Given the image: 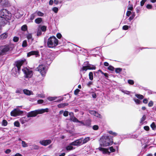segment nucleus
<instances>
[{
	"label": "nucleus",
	"instance_id": "obj_1",
	"mask_svg": "<svg viewBox=\"0 0 156 156\" xmlns=\"http://www.w3.org/2000/svg\"><path fill=\"white\" fill-rule=\"evenodd\" d=\"M11 17V13L6 9H3L0 11V21L3 19L6 21L10 20Z\"/></svg>",
	"mask_w": 156,
	"mask_h": 156
},
{
	"label": "nucleus",
	"instance_id": "obj_2",
	"mask_svg": "<svg viewBox=\"0 0 156 156\" xmlns=\"http://www.w3.org/2000/svg\"><path fill=\"white\" fill-rule=\"evenodd\" d=\"M110 137L106 136H102L100 140V144L103 147H106L112 145L113 141Z\"/></svg>",
	"mask_w": 156,
	"mask_h": 156
},
{
	"label": "nucleus",
	"instance_id": "obj_3",
	"mask_svg": "<svg viewBox=\"0 0 156 156\" xmlns=\"http://www.w3.org/2000/svg\"><path fill=\"white\" fill-rule=\"evenodd\" d=\"M58 40L54 36L50 37L48 39L47 43L48 46L50 48L55 47L58 44Z\"/></svg>",
	"mask_w": 156,
	"mask_h": 156
},
{
	"label": "nucleus",
	"instance_id": "obj_4",
	"mask_svg": "<svg viewBox=\"0 0 156 156\" xmlns=\"http://www.w3.org/2000/svg\"><path fill=\"white\" fill-rule=\"evenodd\" d=\"M37 69L38 71L39 72L42 76H45L47 69L45 66L44 65H40L37 67Z\"/></svg>",
	"mask_w": 156,
	"mask_h": 156
},
{
	"label": "nucleus",
	"instance_id": "obj_5",
	"mask_svg": "<svg viewBox=\"0 0 156 156\" xmlns=\"http://www.w3.org/2000/svg\"><path fill=\"white\" fill-rule=\"evenodd\" d=\"M22 71L25 74V76L27 78H30L33 75V72L27 68L22 69Z\"/></svg>",
	"mask_w": 156,
	"mask_h": 156
},
{
	"label": "nucleus",
	"instance_id": "obj_6",
	"mask_svg": "<svg viewBox=\"0 0 156 156\" xmlns=\"http://www.w3.org/2000/svg\"><path fill=\"white\" fill-rule=\"evenodd\" d=\"M10 50L9 45H5L0 47V55H3Z\"/></svg>",
	"mask_w": 156,
	"mask_h": 156
},
{
	"label": "nucleus",
	"instance_id": "obj_7",
	"mask_svg": "<svg viewBox=\"0 0 156 156\" xmlns=\"http://www.w3.org/2000/svg\"><path fill=\"white\" fill-rule=\"evenodd\" d=\"M26 62V60L24 59L22 60H18L16 62V68L17 69V71H16V74H17V72L19 73V72L20 70V67L22 65L23 63Z\"/></svg>",
	"mask_w": 156,
	"mask_h": 156
},
{
	"label": "nucleus",
	"instance_id": "obj_8",
	"mask_svg": "<svg viewBox=\"0 0 156 156\" xmlns=\"http://www.w3.org/2000/svg\"><path fill=\"white\" fill-rule=\"evenodd\" d=\"M23 112L17 109H15L11 112V115L12 116L16 117L22 114Z\"/></svg>",
	"mask_w": 156,
	"mask_h": 156
},
{
	"label": "nucleus",
	"instance_id": "obj_9",
	"mask_svg": "<svg viewBox=\"0 0 156 156\" xmlns=\"http://www.w3.org/2000/svg\"><path fill=\"white\" fill-rule=\"evenodd\" d=\"M51 142V140H46L40 141L39 143L42 145L46 146L50 144Z\"/></svg>",
	"mask_w": 156,
	"mask_h": 156
},
{
	"label": "nucleus",
	"instance_id": "obj_10",
	"mask_svg": "<svg viewBox=\"0 0 156 156\" xmlns=\"http://www.w3.org/2000/svg\"><path fill=\"white\" fill-rule=\"evenodd\" d=\"M82 141L83 138H80L72 142L70 144V145L74 146H77L80 145V144H82Z\"/></svg>",
	"mask_w": 156,
	"mask_h": 156
},
{
	"label": "nucleus",
	"instance_id": "obj_11",
	"mask_svg": "<svg viewBox=\"0 0 156 156\" xmlns=\"http://www.w3.org/2000/svg\"><path fill=\"white\" fill-rule=\"evenodd\" d=\"M37 115L36 110L28 112L27 115V118L34 117Z\"/></svg>",
	"mask_w": 156,
	"mask_h": 156
},
{
	"label": "nucleus",
	"instance_id": "obj_12",
	"mask_svg": "<svg viewBox=\"0 0 156 156\" xmlns=\"http://www.w3.org/2000/svg\"><path fill=\"white\" fill-rule=\"evenodd\" d=\"M37 115L38 114H41L45 112H48V108L45 109H39L36 110Z\"/></svg>",
	"mask_w": 156,
	"mask_h": 156
},
{
	"label": "nucleus",
	"instance_id": "obj_13",
	"mask_svg": "<svg viewBox=\"0 0 156 156\" xmlns=\"http://www.w3.org/2000/svg\"><path fill=\"white\" fill-rule=\"evenodd\" d=\"M32 55H35L37 57L39 55V52L37 51H32L28 53L27 55L28 57Z\"/></svg>",
	"mask_w": 156,
	"mask_h": 156
},
{
	"label": "nucleus",
	"instance_id": "obj_14",
	"mask_svg": "<svg viewBox=\"0 0 156 156\" xmlns=\"http://www.w3.org/2000/svg\"><path fill=\"white\" fill-rule=\"evenodd\" d=\"M98 149L100 151L102 152L103 153L106 154H109L110 152L108 151V149H105L102 147H99Z\"/></svg>",
	"mask_w": 156,
	"mask_h": 156
},
{
	"label": "nucleus",
	"instance_id": "obj_15",
	"mask_svg": "<svg viewBox=\"0 0 156 156\" xmlns=\"http://www.w3.org/2000/svg\"><path fill=\"white\" fill-rule=\"evenodd\" d=\"M89 113L95 116L99 117L101 118V115L100 114H98V113H97V112H96L95 111H89Z\"/></svg>",
	"mask_w": 156,
	"mask_h": 156
},
{
	"label": "nucleus",
	"instance_id": "obj_16",
	"mask_svg": "<svg viewBox=\"0 0 156 156\" xmlns=\"http://www.w3.org/2000/svg\"><path fill=\"white\" fill-rule=\"evenodd\" d=\"M29 120L26 117H22L20 119V122L23 124L28 122Z\"/></svg>",
	"mask_w": 156,
	"mask_h": 156
},
{
	"label": "nucleus",
	"instance_id": "obj_17",
	"mask_svg": "<svg viewBox=\"0 0 156 156\" xmlns=\"http://www.w3.org/2000/svg\"><path fill=\"white\" fill-rule=\"evenodd\" d=\"M23 92L24 94L28 95H30L33 94L32 91L29 90L27 89H24L23 90Z\"/></svg>",
	"mask_w": 156,
	"mask_h": 156
},
{
	"label": "nucleus",
	"instance_id": "obj_18",
	"mask_svg": "<svg viewBox=\"0 0 156 156\" xmlns=\"http://www.w3.org/2000/svg\"><path fill=\"white\" fill-rule=\"evenodd\" d=\"M8 36L7 33H4L0 36V39H4L7 37Z\"/></svg>",
	"mask_w": 156,
	"mask_h": 156
},
{
	"label": "nucleus",
	"instance_id": "obj_19",
	"mask_svg": "<svg viewBox=\"0 0 156 156\" xmlns=\"http://www.w3.org/2000/svg\"><path fill=\"white\" fill-rule=\"evenodd\" d=\"M69 120L74 122H79V120L74 116H71Z\"/></svg>",
	"mask_w": 156,
	"mask_h": 156
},
{
	"label": "nucleus",
	"instance_id": "obj_20",
	"mask_svg": "<svg viewBox=\"0 0 156 156\" xmlns=\"http://www.w3.org/2000/svg\"><path fill=\"white\" fill-rule=\"evenodd\" d=\"M57 98V97H49L47 99L50 101H52L56 100Z\"/></svg>",
	"mask_w": 156,
	"mask_h": 156
},
{
	"label": "nucleus",
	"instance_id": "obj_21",
	"mask_svg": "<svg viewBox=\"0 0 156 156\" xmlns=\"http://www.w3.org/2000/svg\"><path fill=\"white\" fill-rule=\"evenodd\" d=\"M35 13L37 16H44V14L43 13L39 11H37L35 12Z\"/></svg>",
	"mask_w": 156,
	"mask_h": 156
},
{
	"label": "nucleus",
	"instance_id": "obj_22",
	"mask_svg": "<svg viewBox=\"0 0 156 156\" xmlns=\"http://www.w3.org/2000/svg\"><path fill=\"white\" fill-rule=\"evenodd\" d=\"M90 140V137H87L85 139H83V141L82 142V144H84L86 143L88 141H89Z\"/></svg>",
	"mask_w": 156,
	"mask_h": 156
},
{
	"label": "nucleus",
	"instance_id": "obj_23",
	"mask_svg": "<svg viewBox=\"0 0 156 156\" xmlns=\"http://www.w3.org/2000/svg\"><path fill=\"white\" fill-rule=\"evenodd\" d=\"M42 21V19L41 18H38L35 20V22L37 24H39Z\"/></svg>",
	"mask_w": 156,
	"mask_h": 156
},
{
	"label": "nucleus",
	"instance_id": "obj_24",
	"mask_svg": "<svg viewBox=\"0 0 156 156\" xmlns=\"http://www.w3.org/2000/svg\"><path fill=\"white\" fill-rule=\"evenodd\" d=\"M22 141V146L23 147H26L28 146V145L25 141L21 140Z\"/></svg>",
	"mask_w": 156,
	"mask_h": 156
},
{
	"label": "nucleus",
	"instance_id": "obj_25",
	"mask_svg": "<svg viewBox=\"0 0 156 156\" xmlns=\"http://www.w3.org/2000/svg\"><path fill=\"white\" fill-rule=\"evenodd\" d=\"M36 16H37V15L35 12L31 15L30 19V20H32L34 19L35 17Z\"/></svg>",
	"mask_w": 156,
	"mask_h": 156
},
{
	"label": "nucleus",
	"instance_id": "obj_26",
	"mask_svg": "<svg viewBox=\"0 0 156 156\" xmlns=\"http://www.w3.org/2000/svg\"><path fill=\"white\" fill-rule=\"evenodd\" d=\"M88 67L89 69L94 70L96 69V67L95 66L90 64L88 66Z\"/></svg>",
	"mask_w": 156,
	"mask_h": 156
},
{
	"label": "nucleus",
	"instance_id": "obj_27",
	"mask_svg": "<svg viewBox=\"0 0 156 156\" xmlns=\"http://www.w3.org/2000/svg\"><path fill=\"white\" fill-rule=\"evenodd\" d=\"M27 38L28 40H30L32 41H33L34 39L32 37V35L31 34H29L27 36Z\"/></svg>",
	"mask_w": 156,
	"mask_h": 156
},
{
	"label": "nucleus",
	"instance_id": "obj_28",
	"mask_svg": "<svg viewBox=\"0 0 156 156\" xmlns=\"http://www.w3.org/2000/svg\"><path fill=\"white\" fill-rule=\"evenodd\" d=\"M89 78L90 80H92L93 79V75L92 72H90L89 74Z\"/></svg>",
	"mask_w": 156,
	"mask_h": 156
},
{
	"label": "nucleus",
	"instance_id": "obj_29",
	"mask_svg": "<svg viewBox=\"0 0 156 156\" xmlns=\"http://www.w3.org/2000/svg\"><path fill=\"white\" fill-rule=\"evenodd\" d=\"M45 63L46 64L49 65L51 63V60L50 58L46 59Z\"/></svg>",
	"mask_w": 156,
	"mask_h": 156
},
{
	"label": "nucleus",
	"instance_id": "obj_30",
	"mask_svg": "<svg viewBox=\"0 0 156 156\" xmlns=\"http://www.w3.org/2000/svg\"><path fill=\"white\" fill-rule=\"evenodd\" d=\"M42 31H45L46 30V27L44 26L41 27L39 28Z\"/></svg>",
	"mask_w": 156,
	"mask_h": 156
},
{
	"label": "nucleus",
	"instance_id": "obj_31",
	"mask_svg": "<svg viewBox=\"0 0 156 156\" xmlns=\"http://www.w3.org/2000/svg\"><path fill=\"white\" fill-rule=\"evenodd\" d=\"M135 96L138 98L140 99H142L144 98V96L141 94H136Z\"/></svg>",
	"mask_w": 156,
	"mask_h": 156
},
{
	"label": "nucleus",
	"instance_id": "obj_32",
	"mask_svg": "<svg viewBox=\"0 0 156 156\" xmlns=\"http://www.w3.org/2000/svg\"><path fill=\"white\" fill-rule=\"evenodd\" d=\"M27 45V41L24 40L23 41L22 44V46L23 47H26Z\"/></svg>",
	"mask_w": 156,
	"mask_h": 156
},
{
	"label": "nucleus",
	"instance_id": "obj_33",
	"mask_svg": "<svg viewBox=\"0 0 156 156\" xmlns=\"http://www.w3.org/2000/svg\"><path fill=\"white\" fill-rule=\"evenodd\" d=\"M85 126H89L90 125V121L88 119L85 122Z\"/></svg>",
	"mask_w": 156,
	"mask_h": 156
},
{
	"label": "nucleus",
	"instance_id": "obj_34",
	"mask_svg": "<svg viewBox=\"0 0 156 156\" xmlns=\"http://www.w3.org/2000/svg\"><path fill=\"white\" fill-rule=\"evenodd\" d=\"M151 126L153 130H155L156 129V126L154 122H153L151 124Z\"/></svg>",
	"mask_w": 156,
	"mask_h": 156
},
{
	"label": "nucleus",
	"instance_id": "obj_35",
	"mask_svg": "<svg viewBox=\"0 0 156 156\" xmlns=\"http://www.w3.org/2000/svg\"><path fill=\"white\" fill-rule=\"evenodd\" d=\"M70 144V145L66 147V149L67 150H71L73 149V146H71Z\"/></svg>",
	"mask_w": 156,
	"mask_h": 156
},
{
	"label": "nucleus",
	"instance_id": "obj_36",
	"mask_svg": "<svg viewBox=\"0 0 156 156\" xmlns=\"http://www.w3.org/2000/svg\"><path fill=\"white\" fill-rule=\"evenodd\" d=\"M89 69L88 67H87V66H83L82 68H81L80 71H86L87 70Z\"/></svg>",
	"mask_w": 156,
	"mask_h": 156
},
{
	"label": "nucleus",
	"instance_id": "obj_37",
	"mask_svg": "<svg viewBox=\"0 0 156 156\" xmlns=\"http://www.w3.org/2000/svg\"><path fill=\"white\" fill-rule=\"evenodd\" d=\"M108 133L109 134L113 135L114 136H116L117 135V133L113 132L112 131H108Z\"/></svg>",
	"mask_w": 156,
	"mask_h": 156
},
{
	"label": "nucleus",
	"instance_id": "obj_38",
	"mask_svg": "<svg viewBox=\"0 0 156 156\" xmlns=\"http://www.w3.org/2000/svg\"><path fill=\"white\" fill-rule=\"evenodd\" d=\"M52 10L55 13H57L58 11V8L56 7H54L52 8Z\"/></svg>",
	"mask_w": 156,
	"mask_h": 156
},
{
	"label": "nucleus",
	"instance_id": "obj_39",
	"mask_svg": "<svg viewBox=\"0 0 156 156\" xmlns=\"http://www.w3.org/2000/svg\"><path fill=\"white\" fill-rule=\"evenodd\" d=\"M32 147L33 149L35 150H38L39 148V146L35 144L33 145H32Z\"/></svg>",
	"mask_w": 156,
	"mask_h": 156
},
{
	"label": "nucleus",
	"instance_id": "obj_40",
	"mask_svg": "<svg viewBox=\"0 0 156 156\" xmlns=\"http://www.w3.org/2000/svg\"><path fill=\"white\" fill-rule=\"evenodd\" d=\"M133 100L137 104H139L141 102L140 100L134 98Z\"/></svg>",
	"mask_w": 156,
	"mask_h": 156
},
{
	"label": "nucleus",
	"instance_id": "obj_41",
	"mask_svg": "<svg viewBox=\"0 0 156 156\" xmlns=\"http://www.w3.org/2000/svg\"><path fill=\"white\" fill-rule=\"evenodd\" d=\"M27 27L26 25H24L21 27V29L23 31H25L27 30Z\"/></svg>",
	"mask_w": 156,
	"mask_h": 156
},
{
	"label": "nucleus",
	"instance_id": "obj_42",
	"mask_svg": "<svg viewBox=\"0 0 156 156\" xmlns=\"http://www.w3.org/2000/svg\"><path fill=\"white\" fill-rule=\"evenodd\" d=\"M122 71V69L120 68H117L115 69V72L117 73H119Z\"/></svg>",
	"mask_w": 156,
	"mask_h": 156
},
{
	"label": "nucleus",
	"instance_id": "obj_43",
	"mask_svg": "<svg viewBox=\"0 0 156 156\" xmlns=\"http://www.w3.org/2000/svg\"><path fill=\"white\" fill-rule=\"evenodd\" d=\"M14 125L16 127H19L20 125L19 122L17 121L15 122L14 123Z\"/></svg>",
	"mask_w": 156,
	"mask_h": 156
},
{
	"label": "nucleus",
	"instance_id": "obj_44",
	"mask_svg": "<svg viewBox=\"0 0 156 156\" xmlns=\"http://www.w3.org/2000/svg\"><path fill=\"white\" fill-rule=\"evenodd\" d=\"M7 121L5 120H3L2 122V125L3 126H6L7 125Z\"/></svg>",
	"mask_w": 156,
	"mask_h": 156
},
{
	"label": "nucleus",
	"instance_id": "obj_45",
	"mask_svg": "<svg viewBox=\"0 0 156 156\" xmlns=\"http://www.w3.org/2000/svg\"><path fill=\"white\" fill-rule=\"evenodd\" d=\"M41 34V30L40 29H39V28H38L37 33V36H40Z\"/></svg>",
	"mask_w": 156,
	"mask_h": 156
},
{
	"label": "nucleus",
	"instance_id": "obj_46",
	"mask_svg": "<svg viewBox=\"0 0 156 156\" xmlns=\"http://www.w3.org/2000/svg\"><path fill=\"white\" fill-rule=\"evenodd\" d=\"M153 105V102L152 101H150L148 104V106L149 107H152Z\"/></svg>",
	"mask_w": 156,
	"mask_h": 156
},
{
	"label": "nucleus",
	"instance_id": "obj_47",
	"mask_svg": "<svg viewBox=\"0 0 156 156\" xmlns=\"http://www.w3.org/2000/svg\"><path fill=\"white\" fill-rule=\"evenodd\" d=\"M147 0H142L140 2V5L142 6L144 4Z\"/></svg>",
	"mask_w": 156,
	"mask_h": 156
},
{
	"label": "nucleus",
	"instance_id": "obj_48",
	"mask_svg": "<svg viewBox=\"0 0 156 156\" xmlns=\"http://www.w3.org/2000/svg\"><path fill=\"white\" fill-rule=\"evenodd\" d=\"M19 40V38L17 37H13V41L15 42H16L18 41Z\"/></svg>",
	"mask_w": 156,
	"mask_h": 156
},
{
	"label": "nucleus",
	"instance_id": "obj_49",
	"mask_svg": "<svg viewBox=\"0 0 156 156\" xmlns=\"http://www.w3.org/2000/svg\"><path fill=\"white\" fill-rule=\"evenodd\" d=\"M146 8L148 9H151L152 8V6L151 5L148 4L146 5Z\"/></svg>",
	"mask_w": 156,
	"mask_h": 156
},
{
	"label": "nucleus",
	"instance_id": "obj_50",
	"mask_svg": "<svg viewBox=\"0 0 156 156\" xmlns=\"http://www.w3.org/2000/svg\"><path fill=\"white\" fill-rule=\"evenodd\" d=\"M80 91V90L79 89H76L74 91V94L75 95H77Z\"/></svg>",
	"mask_w": 156,
	"mask_h": 156
},
{
	"label": "nucleus",
	"instance_id": "obj_51",
	"mask_svg": "<svg viewBox=\"0 0 156 156\" xmlns=\"http://www.w3.org/2000/svg\"><path fill=\"white\" fill-rule=\"evenodd\" d=\"M68 112L67 111H65L63 113V115L65 116H67L68 115Z\"/></svg>",
	"mask_w": 156,
	"mask_h": 156
},
{
	"label": "nucleus",
	"instance_id": "obj_52",
	"mask_svg": "<svg viewBox=\"0 0 156 156\" xmlns=\"http://www.w3.org/2000/svg\"><path fill=\"white\" fill-rule=\"evenodd\" d=\"M108 69L110 70L113 71L114 69V68L112 66H110L108 67Z\"/></svg>",
	"mask_w": 156,
	"mask_h": 156
},
{
	"label": "nucleus",
	"instance_id": "obj_53",
	"mask_svg": "<svg viewBox=\"0 0 156 156\" xmlns=\"http://www.w3.org/2000/svg\"><path fill=\"white\" fill-rule=\"evenodd\" d=\"M93 128L94 130H97L98 129V126L97 125H94L93 126Z\"/></svg>",
	"mask_w": 156,
	"mask_h": 156
},
{
	"label": "nucleus",
	"instance_id": "obj_54",
	"mask_svg": "<svg viewBox=\"0 0 156 156\" xmlns=\"http://www.w3.org/2000/svg\"><path fill=\"white\" fill-rule=\"evenodd\" d=\"M109 150L111 152H114L115 151V149L113 148L112 147H111L109 148Z\"/></svg>",
	"mask_w": 156,
	"mask_h": 156
},
{
	"label": "nucleus",
	"instance_id": "obj_55",
	"mask_svg": "<svg viewBox=\"0 0 156 156\" xmlns=\"http://www.w3.org/2000/svg\"><path fill=\"white\" fill-rule=\"evenodd\" d=\"M128 26L127 25L124 26L122 27V29L124 30H126L128 29Z\"/></svg>",
	"mask_w": 156,
	"mask_h": 156
},
{
	"label": "nucleus",
	"instance_id": "obj_56",
	"mask_svg": "<svg viewBox=\"0 0 156 156\" xmlns=\"http://www.w3.org/2000/svg\"><path fill=\"white\" fill-rule=\"evenodd\" d=\"M128 83H129L130 84L132 85V84H133V83H134V81L132 80H128Z\"/></svg>",
	"mask_w": 156,
	"mask_h": 156
},
{
	"label": "nucleus",
	"instance_id": "obj_57",
	"mask_svg": "<svg viewBox=\"0 0 156 156\" xmlns=\"http://www.w3.org/2000/svg\"><path fill=\"white\" fill-rule=\"evenodd\" d=\"M56 36L58 39H60L62 37V35L60 33H58L56 35Z\"/></svg>",
	"mask_w": 156,
	"mask_h": 156
},
{
	"label": "nucleus",
	"instance_id": "obj_58",
	"mask_svg": "<svg viewBox=\"0 0 156 156\" xmlns=\"http://www.w3.org/2000/svg\"><path fill=\"white\" fill-rule=\"evenodd\" d=\"M64 104H59L58 105V107L59 108H63L64 107Z\"/></svg>",
	"mask_w": 156,
	"mask_h": 156
},
{
	"label": "nucleus",
	"instance_id": "obj_59",
	"mask_svg": "<svg viewBox=\"0 0 156 156\" xmlns=\"http://www.w3.org/2000/svg\"><path fill=\"white\" fill-rule=\"evenodd\" d=\"M89 65L90 64H89V62H85L83 64L84 66H87V67H88Z\"/></svg>",
	"mask_w": 156,
	"mask_h": 156
},
{
	"label": "nucleus",
	"instance_id": "obj_60",
	"mask_svg": "<svg viewBox=\"0 0 156 156\" xmlns=\"http://www.w3.org/2000/svg\"><path fill=\"white\" fill-rule=\"evenodd\" d=\"M11 152V150L9 149H7L5 151L6 154H9Z\"/></svg>",
	"mask_w": 156,
	"mask_h": 156
},
{
	"label": "nucleus",
	"instance_id": "obj_61",
	"mask_svg": "<svg viewBox=\"0 0 156 156\" xmlns=\"http://www.w3.org/2000/svg\"><path fill=\"white\" fill-rule=\"evenodd\" d=\"M146 117L145 115H144L141 119V122H143L145 119Z\"/></svg>",
	"mask_w": 156,
	"mask_h": 156
},
{
	"label": "nucleus",
	"instance_id": "obj_62",
	"mask_svg": "<svg viewBox=\"0 0 156 156\" xmlns=\"http://www.w3.org/2000/svg\"><path fill=\"white\" fill-rule=\"evenodd\" d=\"M44 102L43 100H39L37 101V103L39 104H42Z\"/></svg>",
	"mask_w": 156,
	"mask_h": 156
},
{
	"label": "nucleus",
	"instance_id": "obj_63",
	"mask_svg": "<svg viewBox=\"0 0 156 156\" xmlns=\"http://www.w3.org/2000/svg\"><path fill=\"white\" fill-rule=\"evenodd\" d=\"M92 84V82L91 81H89L87 84V85L88 87H90L91 85Z\"/></svg>",
	"mask_w": 156,
	"mask_h": 156
},
{
	"label": "nucleus",
	"instance_id": "obj_64",
	"mask_svg": "<svg viewBox=\"0 0 156 156\" xmlns=\"http://www.w3.org/2000/svg\"><path fill=\"white\" fill-rule=\"evenodd\" d=\"M12 156H23L21 154L19 153H16V154H15L14 155H13Z\"/></svg>",
	"mask_w": 156,
	"mask_h": 156
}]
</instances>
